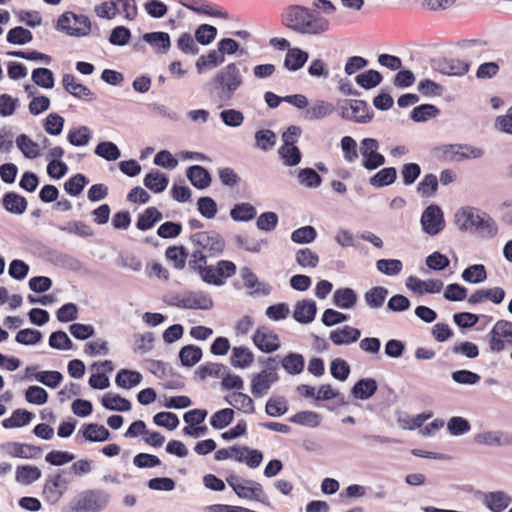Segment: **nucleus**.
<instances>
[{
    "instance_id": "f257e3e1",
    "label": "nucleus",
    "mask_w": 512,
    "mask_h": 512,
    "mask_svg": "<svg viewBox=\"0 0 512 512\" xmlns=\"http://www.w3.org/2000/svg\"><path fill=\"white\" fill-rule=\"evenodd\" d=\"M282 24L295 33L319 36L329 31L330 21L302 5H289L281 14Z\"/></svg>"
},
{
    "instance_id": "f03ea898",
    "label": "nucleus",
    "mask_w": 512,
    "mask_h": 512,
    "mask_svg": "<svg viewBox=\"0 0 512 512\" xmlns=\"http://www.w3.org/2000/svg\"><path fill=\"white\" fill-rule=\"evenodd\" d=\"M243 83L244 78L239 66L236 63H229L215 74L210 85L217 100L229 102Z\"/></svg>"
},
{
    "instance_id": "7ed1b4c3",
    "label": "nucleus",
    "mask_w": 512,
    "mask_h": 512,
    "mask_svg": "<svg viewBox=\"0 0 512 512\" xmlns=\"http://www.w3.org/2000/svg\"><path fill=\"white\" fill-rule=\"evenodd\" d=\"M110 502V495L101 489H89L70 501L64 512H101Z\"/></svg>"
},
{
    "instance_id": "20e7f679",
    "label": "nucleus",
    "mask_w": 512,
    "mask_h": 512,
    "mask_svg": "<svg viewBox=\"0 0 512 512\" xmlns=\"http://www.w3.org/2000/svg\"><path fill=\"white\" fill-rule=\"evenodd\" d=\"M190 240L194 246L192 252H199L205 260L208 257H218L223 253L225 241L215 231H201L191 235Z\"/></svg>"
},
{
    "instance_id": "39448f33",
    "label": "nucleus",
    "mask_w": 512,
    "mask_h": 512,
    "mask_svg": "<svg viewBox=\"0 0 512 512\" xmlns=\"http://www.w3.org/2000/svg\"><path fill=\"white\" fill-rule=\"evenodd\" d=\"M226 480L238 497L268 504V498L259 482L243 480L236 475H231Z\"/></svg>"
},
{
    "instance_id": "423d86ee",
    "label": "nucleus",
    "mask_w": 512,
    "mask_h": 512,
    "mask_svg": "<svg viewBox=\"0 0 512 512\" xmlns=\"http://www.w3.org/2000/svg\"><path fill=\"white\" fill-rule=\"evenodd\" d=\"M488 346L491 352L500 353L512 347V322L498 320L487 334Z\"/></svg>"
},
{
    "instance_id": "0eeeda50",
    "label": "nucleus",
    "mask_w": 512,
    "mask_h": 512,
    "mask_svg": "<svg viewBox=\"0 0 512 512\" xmlns=\"http://www.w3.org/2000/svg\"><path fill=\"white\" fill-rule=\"evenodd\" d=\"M57 29L70 36L82 37L90 33L91 22L85 15L65 12L58 18Z\"/></svg>"
},
{
    "instance_id": "6e6552de",
    "label": "nucleus",
    "mask_w": 512,
    "mask_h": 512,
    "mask_svg": "<svg viewBox=\"0 0 512 512\" xmlns=\"http://www.w3.org/2000/svg\"><path fill=\"white\" fill-rule=\"evenodd\" d=\"M65 472V470H59L45 480L42 495L50 505L57 504L68 490L70 481L64 477Z\"/></svg>"
},
{
    "instance_id": "1a4fd4ad",
    "label": "nucleus",
    "mask_w": 512,
    "mask_h": 512,
    "mask_svg": "<svg viewBox=\"0 0 512 512\" xmlns=\"http://www.w3.org/2000/svg\"><path fill=\"white\" fill-rule=\"evenodd\" d=\"M340 115L343 119L357 123H367L373 113L364 100H346L339 106Z\"/></svg>"
},
{
    "instance_id": "9d476101",
    "label": "nucleus",
    "mask_w": 512,
    "mask_h": 512,
    "mask_svg": "<svg viewBox=\"0 0 512 512\" xmlns=\"http://www.w3.org/2000/svg\"><path fill=\"white\" fill-rule=\"evenodd\" d=\"M279 380L276 366H268L251 378V393L261 398L268 393L274 383Z\"/></svg>"
},
{
    "instance_id": "9b49d317",
    "label": "nucleus",
    "mask_w": 512,
    "mask_h": 512,
    "mask_svg": "<svg viewBox=\"0 0 512 512\" xmlns=\"http://www.w3.org/2000/svg\"><path fill=\"white\" fill-rule=\"evenodd\" d=\"M379 143L374 138H364L360 142L359 152L362 155V165L367 170H375L385 163V157L378 152Z\"/></svg>"
},
{
    "instance_id": "f8f14e48",
    "label": "nucleus",
    "mask_w": 512,
    "mask_h": 512,
    "mask_svg": "<svg viewBox=\"0 0 512 512\" xmlns=\"http://www.w3.org/2000/svg\"><path fill=\"white\" fill-rule=\"evenodd\" d=\"M422 229L430 236L439 234L445 227L444 215L438 205H429L422 213L420 220Z\"/></svg>"
},
{
    "instance_id": "ddd939ff",
    "label": "nucleus",
    "mask_w": 512,
    "mask_h": 512,
    "mask_svg": "<svg viewBox=\"0 0 512 512\" xmlns=\"http://www.w3.org/2000/svg\"><path fill=\"white\" fill-rule=\"evenodd\" d=\"M169 304L182 309L209 310L213 307L212 298L203 292H189L182 297H175Z\"/></svg>"
},
{
    "instance_id": "4468645a",
    "label": "nucleus",
    "mask_w": 512,
    "mask_h": 512,
    "mask_svg": "<svg viewBox=\"0 0 512 512\" xmlns=\"http://www.w3.org/2000/svg\"><path fill=\"white\" fill-rule=\"evenodd\" d=\"M207 260L199 252H192L188 266L194 272H197L201 279L216 286H221L223 280L218 276L217 270L213 266H206Z\"/></svg>"
},
{
    "instance_id": "2eb2a0df",
    "label": "nucleus",
    "mask_w": 512,
    "mask_h": 512,
    "mask_svg": "<svg viewBox=\"0 0 512 512\" xmlns=\"http://www.w3.org/2000/svg\"><path fill=\"white\" fill-rule=\"evenodd\" d=\"M431 67L443 75L463 76L469 71L470 65L461 59L439 57L431 61Z\"/></svg>"
},
{
    "instance_id": "dca6fc26",
    "label": "nucleus",
    "mask_w": 512,
    "mask_h": 512,
    "mask_svg": "<svg viewBox=\"0 0 512 512\" xmlns=\"http://www.w3.org/2000/svg\"><path fill=\"white\" fill-rule=\"evenodd\" d=\"M0 451L6 456L22 459H38L42 455L40 447L14 441L0 444Z\"/></svg>"
},
{
    "instance_id": "f3484780",
    "label": "nucleus",
    "mask_w": 512,
    "mask_h": 512,
    "mask_svg": "<svg viewBox=\"0 0 512 512\" xmlns=\"http://www.w3.org/2000/svg\"><path fill=\"white\" fill-rule=\"evenodd\" d=\"M444 156L450 161L460 162L465 159H477L484 155L481 148L467 144H450L441 148Z\"/></svg>"
},
{
    "instance_id": "a211bd4d",
    "label": "nucleus",
    "mask_w": 512,
    "mask_h": 512,
    "mask_svg": "<svg viewBox=\"0 0 512 512\" xmlns=\"http://www.w3.org/2000/svg\"><path fill=\"white\" fill-rule=\"evenodd\" d=\"M253 342L260 351L265 353H272L280 347L279 336L265 326H261L255 331Z\"/></svg>"
},
{
    "instance_id": "6ab92c4d",
    "label": "nucleus",
    "mask_w": 512,
    "mask_h": 512,
    "mask_svg": "<svg viewBox=\"0 0 512 512\" xmlns=\"http://www.w3.org/2000/svg\"><path fill=\"white\" fill-rule=\"evenodd\" d=\"M474 442L486 446H512V434L502 430H490L474 436Z\"/></svg>"
},
{
    "instance_id": "aec40b11",
    "label": "nucleus",
    "mask_w": 512,
    "mask_h": 512,
    "mask_svg": "<svg viewBox=\"0 0 512 512\" xmlns=\"http://www.w3.org/2000/svg\"><path fill=\"white\" fill-rule=\"evenodd\" d=\"M62 84L64 89L76 98L83 99L86 101L96 100V95L85 85L76 82L74 75L65 74L62 78Z\"/></svg>"
},
{
    "instance_id": "412c9836",
    "label": "nucleus",
    "mask_w": 512,
    "mask_h": 512,
    "mask_svg": "<svg viewBox=\"0 0 512 512\" xmlns=\"http://www.w3.org/2000/svg\"><path fill=\"white\" fill-rule=\"evenodd\" d=\"M482 503L491 512H503L512 503V498L506 492L499 490L485 493Z\"/></svg>"
},
{
    "instance_id": "4be33fe9",
    "label": "nucleus",
    "mask_w": 512,
    "mask_h": 512,
    "mask_svg": "<svg viewBox=\"0 0 512 512\" xmlns=\"http://www.w3.org/2000/svg\"><path fill=\"white\" fill-rule=\"evenodd\" d=\"M505 298V291L501 287H493L488 289H478L473 292L469 298L468 303L476 305L484 301H491L494 304H500Z\"/></svg>"
},
{
    "instance_id": "5701e85b",
    "label": "nucleus",
    "mask_w": 512,
    "mask_h": 512,
    "mask_svg": "<svg viewBox=\"0 0 512 512\" xmlns=\"http://www.w3.org/2000/svg\"><path fill=\"white\" fill-rule=\"evenodd\" d=\"M317 307L314 300L303 299L295 304L293 318L301 324L311 323L316 315Z\"/></svg>"
},
{
    "instance_id": "b1692460",
    "label": "nucleus",
    "mask_w": 512,
    "mask_h": 512,
    "mask_svg": "<svg viewBox=\"0 0 512 512\" xmlns=\"http://www.w3.org/2000/svg\"><path fill=\"white\" fill-rule=\"evenodd\" d=\"M480 212L474 207H462L455 213V224L461 231H472Z\"/></svg>"
},
{
    "instance_id": "393cba45",
    "label": "nucleus",
    "mask_w": 512,
    "mask_h": 512,
    "mask_svg": "<svg viewBox=\"0 0 512 512\" xmlns=\"http://www.w3.org/2000/svg\"><path fill=\"white\" fill-rule=\"evenodd\" d=\"M443 282L441 280H421L415 276H410L407 279L406 286L417 293H439L443 288Z\"/></svg>"
},
{
    "instance_id": "a878e982",
    "label": "nucleus",
    "mask_w": 512,
    "mask_h": 512,
    "mask_svg": "<svg viewBox=\"0 0 512 512\" xmlns=\"http://www.w3.org/2000/svg\"><path fill=\"white\" fill-rule=\"evenodd\" d=\"M472 231L482 238L490 239L497 235L498 226L491 216L481 211Z\"/></svg>"
},
{
    "instance_id": "bb28decb",
    "label": "nucleus",
    "mask_w": 512,
    "mask_h": 512,
    "mask_svg": "<svg viewBox=\"0 0 512 512\" xmlns=\"http://www.w3.org/2000/svg\"><path fill=\"white\" fill-rule=\"evenodd\" d=\"M359 329L346 325L330 332L329 338L335 345H349L360 338Z\"/></svg>"
},
{
    "instance_id": "cd10ccee",
    "label": "nucleus",
    "mask_w": 512,
    "mask_h": 512,
    "mask_svg": "<svg viewBox=\"0 0 512 512\" xmlns=\"http://www.w3.org/2000/svg\"><path fill=\"white\" fill-rule=\"evenodd\" d=\"M225 401L246 414H252L255 412V405L253 399L242 392H232L225 396Z\"/></svg>"
},
{
    "instance_id": "c85d7f7f",
    "label": "nucleus",
    "mask_w": 512,
    "mask_h": 512,
    "mask_svg": "<svg viewBox=\"0 0 512 512\" xmlns=\"http://www.w3.org/2000/svg\"><path fill=\"white\" fill-rule=\"evenodd\" d=\"M335 110L331 102L315 100L305 111V117L309 120H317L330 116Z\"/></svg>"
},
{
    "instance_id": "c756f323",
    "label": "nucleus",
    "mask_w": 512,
    "mask_h": 512,
    "mask_svg": "<svg viewBox=\"0 0 512 512\" xmlns=\"http://www.w3.org/2000/svg\"><path fill=\"white\" fill-rule=\"evenodd\" d=\"M143 40L150 44L155 52L165 54L171 46L170 36L166 32H149L143 35Z\"/></svg>"
},
{
    "instance_id": "7c9ffc66",
    "label": "nucleus",
    "mask_w": 512,
    "mask_h": 512,
    "mask_svg": "<svg viewBox=\"0 0 512 512\" xmlns=\"http://www.w3.org/2000/svg\"><path fill=\"white\" fill-rule=\"evenodd\" d=\"M80 432L85 440L90 442H104L110 438L109 430L105 426L95 423L83 425Z\"/></svg>"
},
{
    "instance_id": "2f4dec72",
    "label": "nucleus",
    "mask_w": 512,
    "mask_h": 512,
    "mask_svg": "<svg viewBox=\"0 0 512 512\" xmlns=\"http://www.w3.org/2000/svg\"><path fill=\"white\" fill-rule=\"evenodd\" d=\"M2 204L8 212L15 215H21L27 209V200L15 192L6 193L2 199Z\"/></svg>"
},
{
    "instance_id": "473e14b6",
    "label": "nucleus",
    "mask_w": 512,
    "mask_h": 512,
    "mask_svg": "<svg viewBox=\"0 0 512 512\" xmlns=\"http://www.w3.org/2000/svg\"><path fill=\"white\" fill-rule=\"evenodd\" d=\"M377 382L372 378L360 379L352 387L351 393L356 399L366 400L372 397L377 391Z\"/></svg>"
},
{
    "instance_id": "72a5a7b5",
    "label": "nucleus",
    "mask_w": 512,
    "mask_h": 512,
    "mask_svg": "<svg viewBox=\"0 0 512 512\" xmlns=\"http://www.w3.org/2000/svg\"><path fill=\"white\" fill-rule=\"evenodd\" d=\"M186 175L191 184L198 189H205L210 185V174L202 166L195 165L188 168Z\"/></svg>"
},
{
    "instance_id": "f704fd0d",
    "label": "nucleus",
    "mask_w": 512,
    "mask_h": 512,
    "mask_svg": "<svg viewBox=\"0 0 512 512\" xmlns=\"http://www.w3.org/2000/svg\"><path fill=\"white\" fill-rule=\"evenodd\" d=\"M41 476L42 472L37 466L22 465L16 468L15 480L21 485H31Z\"/></svg>"
},
{
    "instance_id": "c9c22d12",
    "label": "nucleus",
    "mask_w": 512,
    "mask_h": 512,
    "mask_svg": "<svg viewBox=\"0 0 512 512\" xmlns=\"http://www.w3.org/2000/svg\"><path fill=\"white\" fill-rule=\"evenodd\" d=\"M356 302L357 294L351 288H340L333 294V304L340 309H351Z\"/></svg>"
},
{
    "instance_id": "e433bc0d",
    "label": "nucleus",
    "mask_w": 512,
    "mask_h": 512,
    "mask_svg": "<svg viewBox=\"0 0 512 512\" xmlns=\"http://www.w3.org/2000/svg\"><path fill=\"white\" fill-rule=\"evenodd\" d=\"M254 361V355L250 349L246 347H234L230 356L231 365L235 368H247Z\"/></svg>"
},
{
    "instance_id": "4c0bfd02",
    "label": "nucleus",
    "mask_w": 512,
    "mask_h": 512,
    "mask_svg": "<svg viewBox=\"0 0 512 512\" xmlns=\"http://www.w3.org/2000/svg\"><path fill=\"white\" fill-rule=\"evenodd\" d=\"M33 414L27 410L16 409L9 418L3 420L2 425L6 429L19 428L28 425Z\"/></svg>"
},
{
    "instance_id": "58836bf2",
    "label": "nucleus",
    "mask_w": 512,
    "mask_h": 512,
    "mask_svg": "<svg viewBox=\"0 0 512 512\" xmlns=\"http://www.w3.org/2000/svg\"><path fill=\"white\" fill-rule=\"evenodd\" d=\"M397 177V171L394 167H386L378 171L369 179L371 186L375 188H381L388 186L395 182Z\"/></svg>"
},
{
    "instance_id": "ea45409f",
    "label": "nucleus",
    "mask_w": 512,
    "mask_h": 512,
    "mask_svg": "<svg viewBox=\"0 0 512 512\" xmlns=\"http://www.w3.org/2000/svg\"><path fill=\"white\" fill-rule=\"evenodd\" d=\"M144 185L154 193L163 192L169 183L168 178L159 171H152L144 178Z\"/></svg>"
},
{
    "instance_id": "a19ab883",
    "label": "nucleus",
    "mask_w": 512,
    "mask_h": 512,
    "mask_svg": "<svg viewBox=\"0 0 512 512\" xmlns=\"http://www.w3.org/2000/svg\"><path fill=\"white\" fill-rule=\"evenodd\" d=\"M388 295V290L382 286H375L364 294L365 303L371 309H379L383 306Z\"/></svg>"
},
{
    "instance_id": "79ce46f5",
    "label": "nucleus",
    "mask_w": 512,
    "mask_h": 512,
    "mask_svg": "<svg viewBox=\"0 0 512 512\" xmlns=\"http://www.w3.org/2000/svg\"><path fill=\"white\" fill-rule=\"evenodd\" d=\"M142 375L137 371H132L128 369H121L117 375L115 382L117 386L130 389L135 387L141 383Z\"/></svg>"
},
{
    "instance_id": "37998d69",
    "label": "nucleus",
    "mask_w": 512,
    "mask_h": 512,
    "mask_svg": "<svg viewBox=\"0 0 512 512\" xmlns=\"http://www.w3.org/2000/svg\"><path fill=\"white\" fill-rule=\"evenodd\" d=\"M307 59V52L299 48H294L287 52L284 59V66L291 71H297L303 67Z\"/></svg>"
},
{
    "instance_id": "c03bdc74",
    "label": "nucleus",
    "mask_w": 512,
    "mask_h": 512,
    "mask_svg": "<svg viewBox=\"0 0 512 512\" xmlns=\"http://www.w3.org/2000/svg\"><path fill=\"white\" fill-rule=\"evenodd\" d=\"M163 215L155 207L147 208L139 215L136 226L139 230L145 231L154 226V224L162 220Z\"/></svg>"
},
{
    "instance_id": "a18cd8bd",
    "label": "nucleus",
    "mask_w": 512,
    "mask_h": 512,
    "mask_svg": "<svg viewBox=\"0 0 512 512\" xmlns=\"http://www.w3.org/2000/svg\"><path fill=\"white\" fill-rule=\"evenodd\" d=\"M102 405L112 411L126 412L131 409V403L120 395L106 393L102 397Z\"/></svg>"
},
{
    "instance_id": "49530a36",
    "label": "nucleus",
    "mask_w": 512,
    "mask_h": 512,
    "mask_svg": "<svg viewBox=\"0 0 512 512\" xmlns=\"http://www.w3.org/2000/svg\"><path fill=\"white\" fill-rule=\"evenodd\" d=\"M284 370L291 375L300 374L305 366L304 357L298 353H289L281 361Z\"/></svg>"
},
{
    "instance_id": "de8ad7c7",
    "label": "nucleus",
    "mask_w": 512,
    "mask_h": 512,
    "mask_svg": "<svg viewBox=\"0 0 512 512\" xmlns=\"http://www.w3.org/2000/svg\"><path fill=\"white\" fill-rule=\"evenodd\" d=\"M202 350L194 345H187L181 348L179 358L183 366L192 367L201 360Z\"/></svg>"
},
{
    "instance_id": "09e8293b",
    "label": "nucleus",
    "mask_w": 512,
    "mask_h": 512,
    "mask_svg": "<svg viewBox=\"0 0 512 512\" xmlns=\"http://www.w3.org/2000/svg\"><path fill=\"white\" fill-rule=\"evenodd\" d=\"M380 72L370 69L355 77V82L362 88L369 90L378 86L382 82Z\"/></svg>"
},
{
    "instance_id": "8fccbe9b",
    "label": "nucleus",
    "mask_w": 512,
    "mask_h": 512,
    "mask_svg": "<svg viewBox=\"0 0 512 512\" xmlns=\"http://www.w3.org/2000/svg\"><path fill=\"white\" fill-rule=\"evenodd\" d=\"M17 147L21 150L23 155L29 159L36 158L40 155L39 145L31 140L27 135L20 134L16 138Z\"/></svg>"
},
{
    "instance_id": "3c124183",
    "label": "nucleus",
    "mask_w": 512,
    "mask_h": 512,
    "mask_svg": "<svg viewBox=\"0 0 512 512\" xmlns=\"http://www.w3.org/2000/svg\"><path fill=\"white\" fill-rule=\"evenodd\" d=\"M230 216L234 221L246 222L256 216V209L250 203L236 204L230 210Z\"/></svg>"
},
{
    "instance_id": "603ef678",
    "label": "nucleus",
    "mask_w": 512,
    "mask_h": 512,
    "mask_svg": "<svg viewBox=\"0 0 512 512\" xmlns=\"http://www.w3.org/2000/svg\"><path fill=\"white\" fill-rule=\"evenodd\" d=\"M462 279L469 283H482L487 279V272L482 264H474L462 272Z\"/></svg>"
},
{
    "instance_id": "864d4df0",
    "label": "nucleus",
    "mask_w": 512,
    "mask_h": 512,
    "mask_svg": "<svg viewBox=\"0 0 512 512\" xmlns=\"http://www.w3.org/2000/svg\"><path fill=\"white\" fill-rule=\"evenodd\" d=\"M67 139L73 146H85L91 140V131L87 126H80L68 132Z\"/></svg>"
},
{
    "instance_id": "5fc2aeb1",
    "label": "nucleus",
    "mask_w": 512,
    "mask_h": 512,
    "mask_svg": "<svg viewBox=\"0 0 512 512\" xmlns=\"http://www.w3.org/2000/svg\"><path fill=\"white\" fill-rule=\"evenodd\" d=\"M288 411V404L284 397H271L266 402L265 412L270 417H279Z\"/></svg>"
},
{
    "instance_id": "6e6d98bb",
    "label": "nucleus",
    "mask_w": 512,
    "mask_h": 512,
    "mask_svg": "<svg viewBox=\"0 0 512 512\" xmlns=\"http://www.w3.org/2000/svg\"><path fill=\"white\" fill-rule=\"evenodd\" d=\"M290 421L311 428L318 427L321 422V416L314 411H301L290 418Z\"/></svg>"
},
{
    "instance_id": "4d7b16f0",
    "label": "nucleus",
    "mask_w": 512,
    "mask_h": 512,
    "mask_svg": "<svg viewBox=\"0 0 512 512\" xmlns=\"http://www.w3.org/2000/svg\"><path fill=\"white\" fill-rule=\"evenodd\" d=\"M438 190V179L434 174H426L417 185V191L422 197H432Z\"/></svg>"
},
{
    "instance_id": "13d9d810",
    "label": "nucleus",
    "mask_w": 512,
    "mask_h": 512,
    "mask_svg": "<svg viewBox=\"0 0 512 512\" xmlns=\"http://www.w3.org/2000/svg\"><path fill=\"white\" fill-rule=\"evenodd\" d=\"M224 62V57L222 55H219L217 51L211 50L207 55L200 56L195 66L199 73H202L205 68H214L218 65H221Z\"/></svg>"
},
{
    "instance_id": "bf43d9fd",
    "label": "nucleus",
    "mask_w": 512,
    "mask_h": 512,
    "mask_svg": "<svg viewBox=\"0 0 512 512\" xmlns=\"http://www.w3.org/2000/svg\"><path fill=\"white\" fill-rule=\"evenodd\" d=\"M297 178L298 182L307 188H317L322 182L320 175L312 168L300 169Z\"/></svg>"
},
{
    "instance_id": "052dcab7",
    "label": "nucleus",
    "mask_w": 512,
    "mask_h": 512,
    "mask_svg": "<svg viewBox=\"0 0 512 512\" xmlns=\"http://www.w3.org/2000/svg\"><path fill=\"white\" fill-rule=\"evenodd\" d=\"M234 414V410L231 408L221 409L211 416L210 424L214 429H223L233 421Z\"/></svg>"
},
{
    "instance_id": "680f3d73",
    "label": "nucleus",
    "mask_w": 512,
    "mask_h": 512,
    "mask_svg": "<svg viewBox=\"0 0 512 512\" xmlns=\"http://www.w3.org/2000/svg\"><path fill=\"white\" fill-rule=\"evenodd\" d=\"M154 336L151 332L136 334L134 336L133 352L136 354H146L153 348Z\"/></svg>"
},
{
    "instance_id": "e2e57ef3",
    "label": "nucleus",
    "mask_w": 512,
    "mask_h": 512,
    "mask_svg": "<svg viewBox=\"0 0 512 512\" xmlns=\"http://www.w3.org/2000/svg\"><path fill=\"white\" fill-rule=\"evenodd\" d=\"M226 371V366L220 363H206L198 367L196 374L201 380L207 377L221 378Z\"/></svg>"
},
{
    "instance_id": "0e129e2a",
    "label": "nucleus",
    "mask_w": 512,
    "mask_h": 512,
    "mask_svg": "<svg viewBox=\"0 0 512 512\" xmlns=\"http://www.w3.org/2000/svg\"><path fill=\"white\" fill-rule=\"evenodd\" d=\"M256 147L268 151L276 144V134L268 129H262L255 133Z\"/></svg>"
},
{
    "instance_id": "69168bd1",
    "label": "nucleus",
    "mask_w": 512,
    "mask_h": 512,
    "mask_svg": "<svg viewBox=\"0 0 512 512\" xmlns=\"http://www.w3.org/2000/svg\"><path fill=\"white\" fill-rule=\"evenodd\" d=\"M317 237V232L312 226H303L294 230L291 234V240L297 244H309Z\"/></svg>"
},
{
    "instance_id": "338daca9",
    "label": "nucleus",
    "mask_w": 512,
    "mask_h": 512,
    "mask_svg": "<svg viewBox=\"0 0 512 512\" xmlns=\"http://www.w3.org/2000/svg\"><path fill=\"white\" fill-rule=\"evenodd\" d=\"M295 260L303 268H315L319 263V256L310 248H303L296 252Z\"/></svg>"
},
{
    "instance_id": "774afa93",
    "label": "nucleus",
    "mask_w": 512,
    "mask_h": 512,
    "mask_svg": "<svg viewBox=\"0 0 512 512\" xmlns=\"http://www.w3.org/2000/svg\"><path fill=\"white\" fill-rule=\"evenodd\" d=\"M33 82L42 88L50 89L54 85L53 72L48 68H37L32 72Z\"/></svg>"
}]
</instances>
